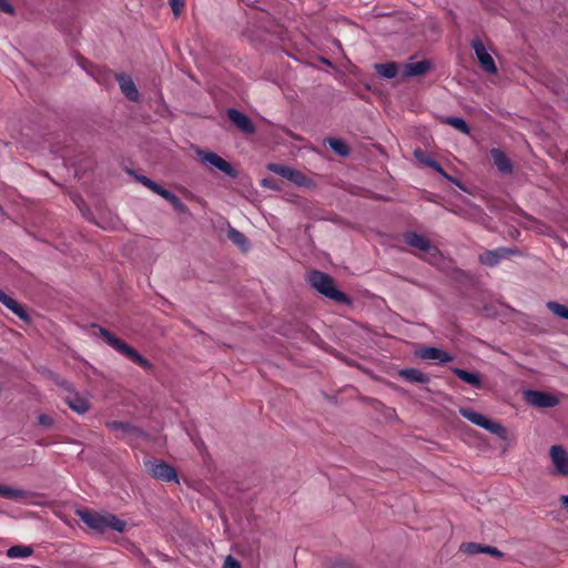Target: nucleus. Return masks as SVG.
<instances>
[{
	"label": "nucleus",
	"instance_id": "39448f33",
	"mask_svg": "<svg viewBox=\"0 0 568 568\" xmlns=\"http://www.w3.org/2000/svg\"><path fill=\"white\" fill-rule=\"evenodd\" d=\"M267 170L288 180L295 185L298 186H308L311 185V180L303 174L301 171L292 169L287 165L278 164V163H270L267 164Z\"/></svg>",
	"mask_w": 568,
	"mask_h": 568
},
{
	"label": "nucleus",
	"instance_id": "c9c22d12",
	"mask_svg": "<svg viewBox=\"0 0 568 568\" xmlns=\"http://www.w3.org/2000/svg\"><path fill=\"white\" fill-rule=\"evenodd\" d=\"M39 425L50 428L53 425V418L49 415L42 414L38 417Z\"/></svg>",
	"mask_w": 568,
	"mask_h": 568
},
{
	"label": "nucleus",
	"instance_id": "473e14b6",
	"mask_svg": "<svg viewBox=\"0 0 568 568\" xmlns=\"http://www.w3.org/2000/svg\"><path fill=\"white\" fill-rule=\"evenodd\" d=\"M483 547L484 546L476 544V542H467V544H463L460 546V550H463L467 554H470V555H475V554L483 552Z\"/></svg>",
	"mask_w": 568,
	"mask_h": 568
},
{
	"label": "nucleus",
	"instance_id": "ddd939ff",
	"mask_svg": "<svg viewBox=\"0 0 568 568\" xmlns=\"http://www.w3.org/2000/svg\"><path fill=\"white\" fill-rule=\"evenodd\" d=\"M227 118L242 132H244L246 134H253L255 132V126H254L253 122L251 121V119L246 114L240 112L239 110L229 109Z\"/></svg>",
	"mask_w": 568,
	"mask_h": 568
},
{
	"label": "nucleus",
	"instance_id": "e433bc0d",
	"mask_svg": "<svg viewBox=\"0 0 568 568\" xmlns=\"http://www.w3.org/2000/svg\"><path fill=\"white\" fill-rule=\"evenodd\" d=\"M483 552L484 554H489L494 557H497V558H500L504 556V554L501 551H499L496 547H491V546H484L483 547Z\"/></svg>",
	"mask_w": 568,
	"mask_h": 568
},
{
	"label": "nucleus",
	"instance_id": "f257e3e1",
	"mask_svg": "<svg viewBox=\"0 0 568 568\" xmlns=\"http://www.w3.org/2000/svg\"><path fill=\"white\" fill-rule=\"evenodd\" d=\"M307 282L318 293L325 297L338 303L349 305L351 298L342 291L335 287V283L332 276L321 271H311L307 274Z\"/></svg>",
	"mask_w": 568,
	"mask_h": 568
},
{
	"label": "nucleus",
	"instance_id": "72a5a7b5",
	"mask_svg": "<svg viewBox=\"0 0 568 568\" xmlns=\"http://www.w3.org/2000/svg\"><path fill=\"white\" fill-rule=\"evenodd\" d=\"M169 3L174 17H179L185 7V0H169Z\"/></svg>",
	"mask_w": 568,
	"mask_h": 568
},
{
	"label": "nucleus",
	"instance_id": "393cba45",
	"mask_svg": "<svg viewBox=\"0 0 568 568\" xmlns=\"http://www.w3.org/2000/svg\"><path fill=\"white\" fill-rule=\"evenodd\" d=\"M375 70L378 73V75L386 79H393L396 77L398 68L395 62H387L375 64Z\"/></svg>",
	"mask_w": 568,
	"mask_h": 568
},
{
	"label": "nucleus",
	"instance_id": "0eeeda50",
	"mask_svg": "<svg viewBox=\"0 0 568 568\" xmlns=\"http://www.w3.org/2000/svg\"><path fill=\"white\" fill-rule=\"evenodd\" d=\"M197 155L203 162L211 164L215 169L222 171L227 176L236 178L239 174L230 162L225 161L214 152L199 150Z\"/></svg>",
	"mask_w": 568,
	"mask_h": 568
},
{
	"label": "nucleus",
	"instance_id": "4c0bfd02",
	"mask_svg": "<svg viewBox=\"0 0 568 568\" xmlns=\"http://www.w3.org/2000/svg\"><path fill=\"white\" fill-rule=\"evenodd\" d=\"M222 568H241V565L235 558L227 556Z\"/></svg>",
	"mask_w": 568,
	"mask_h": 568
},
{
	"label": "nucleus",
	"instance_id": "79ce46f5",
	"mask_svg": "<svg viewBox=\"0 0 568 568\" xmlns=\"http://www.w3.org/2000/svg\"><path fill=\"white\" fill-rule=\"evenodd\" d=\"M57 384L59 386L63 387L64 389L69 390V392L72 390L71 384L68 381H65V379H59V381H57Z\"/></svg>",
	"mask_w": 568,
	"mask_h": 568
},
{
	"label": "nucleus",
	"instance_id": "a18cd8bd",
	"mask_svg": "<svg viewBox=\"0 0 568 568\" xmlns=\"http://www.w3.org/2000/svg\"><path fill=\"white\" fill-rule=\"evenodd\" d=\"M560 503H561V507L564 509H566V511L568 513V496L567 495L560 496Z\"/></svg>",
	"mask_w": 568,
	"mask_h": 568
},
{
	"label": "nucleus",
	"instance_id": "cd10ccee",
	"mask_svg": "<svg viewBox=\"0 0 568 568\" xmlns=\"http://www.w3.org/2000/svg\"><path fill=\"white\" fill-rule=\"evenodd\" d=\"M32 548L29 546H12L8 549L7 555L10 558H26L32 554Z\"/></svg>",
	"mask_w": 568,
	"mask_h": 568
},
{
	"label": "nucleus",
	"instance_id": "f03ea898",
	"mask_svg": "<svg viewBox=\"0 0 568 568\" xmlns=\"http://www.w3.org/2000/svg\"><path fill=\"white\" fill-rule=\"evenodd\" d=\"M77 516L91 529L97 530L99 532H104L108 529L115 530L118 532H123L126 527V523L115 515L106 514L101 515L88 509H79L77 510Z\"/></svg>",
	"mask_w": 568,
	"mask_h": 568
},
{
	"label": "nucleus",
	"instance_id": "f704fd0d",
	"mask_svg": "<svg viewBox=\"0 0 568 568\" xmlns=\"http://www.w3.org/2000/svg\"><path fill=\"white\" fill-rule=\"evenodd\" d=\"M414 156L422 163L426 165V162H429V160H433L425 151L420 149H416L414 151Z\"/></svg>",
	"mask_w": 568,
	"mask_h": 568
},
{
	"label": "nucleus",
	"instance_id": "37998d69",
	"mask_svg": "<svg viewBox=\"0 0 568 568\" xmlns=\"http://www.w3.org/2000/svg\"><path fill=\"white\" fill-rule=\"evenodd\" d=\"M333 567L334 568H351V564H348L345 560H338L335 562V565Z\"/></svg>",
	"mask_w": 568,
	"mask_h": 568
},
{
	"label": "nucleus",
	"instance_id": "ea45409f",
	"mask_svg": "<svg viewBox=\"0 0 568 568\" xmlns=\"http://www.w3.org/2000/svg\"><path fill=\"white\" fill-rule=\"evenodd\" d=\"M156 194H159L160 196H162L166 201H169L171 197H173V193L170 192L169 190L164 189L163 186H161L159 189V192H156Z\"/></svg>",
	"mask_w": 568,
	"mask_h": 568
},
{
	"label": "nucleus",
	"instance_id": "2eb2a0df",
	"mask_svg": "<svg viewBox=\"0 0 568 568\" xmlns=\"http://www.w3.org/2000/svg\"><path fill=\"white\" fill-rule=\"evenodd\" d=\"M417 356L422 359L438 361L440 363H448L453 361V356L437 347L424 346L417 352Z\"/></svg>",
	"mask_w": 568,
	"mask_h": 568
},
{
	"label": "nucleus",
	"instance_id": "423d86ee",
	"mask_svg": "<svg viewBox=\"0 0 568 568\" xmlns=\"http://www.w3.org/2000/svg\"><path fill=\"white\" fill-rule=\"evenodd\" d=\"M146 471L155 479L179 481L176 470L165 462H146Z\"/></svg>",
	"mask_w": 568,
	"mask_h": 568
},
{
	"label": "nucleus",
	"instance_id": "c756f323",
	"mask_svg": "<svg viewBox=\"0 0 568 568\" xmlns=\"http://www.w3.org/2000/svg\"><path fill=\"white\" fill-rule=\"evenodd\" d=\"M445 122L463 133L468 134L470 132L468 124L462 118L449 116Z\"/></svg>",
	"mask_w": 568,
	"mask_h": 568
},
{
	"label": "nucleus",
	"instance_id": "b1692460",
	"mask_svg": "<svg viewBox=\"0 0 568 568\" xmlns=\"http://www.w3.org/2000/svg\"><path fill=\"white\" fill-rule=\"evenodd\" d=\"M227 237L232 243L237 245L243 251H246L250 246L246 236L242 232L237 231L232 226H230L227 230Z\"/></svg>",
	"mask_w": 568,
	"mask_h": 568
},
{
	"label": "nucleus",
	"instance_id": "9b49d317",
	"mask_svg": "<svg viewBox=\"0 0 568 568\" xmlns=\"http://www.w3.org/2000/svg\"><path fill=\"white\" fill-rule=\"evenodd\" d=\"M550 458L558 474L568 476V453L560 445L550 447Z\"/></svg>",
	"mask_w": 568,
	"mask_h": 568
},
{
	"label": "nucleus",
	"instance_id": "f8f14e48",
	"mask_svg": "<svg viewBox=\"0 0 568 568\" xmlns=\"http://www.w3.org/2000/svg\"><path fill=\"white\" fill-rule=\"evenodd\" d=\"M114 78L120 85L121 92L125 95L128 100L133 102L139 101V91L130 75H126L124 73H114Z\"/></svg>",
	"mask_w": 568,
	"mask_h": 568
},
{
	"label": "nucleus",
	"instance_id": "aec40b11",
	"mask_svg": "<svg viewBox=\"0 0 568 568\" xmlns=\"http://www.w3.org/2000/svg\"><path fill=\"white\" fill-rule=\"evenodd\" d=\"M405 243L423 252H428L432 248L429 240L415 232H408L405 234Z\"/></svg>",
	"mask_w": 568,
	"mask_h": 568
},
{
	"label": "nucleus",
	"instance_id": "5701e85b",
	"mask_svg": "<svg viewBox=\"0 0 568 568\" xmlns=\"http://www.w3.org/2000/svg\"><path fill=\"white\" fill-rule=\"evenodd\" d=\"M453 373L463 382L476 387H481L480 376L478 373H471L462 368H453Z\"/></svg>",
	"mask_w": 568,
	"mask_h": 568
},
{
	"label": "nucleus",
	"instance_id": "4be33fe9",
	"mask_svg": "<svg viewBox=\"0 0 568 568\" xmlns=\"http://www.w3.org/2000/svg\"><path fill=\"white\" fill-rule=\"evenodd\" d=\"M68 406L78 414H84L89 410V403L87 399L80 397L77 393L65 397Z\"/></svg>",
	"mask_w": 568,
	"mask_h": 568
},
{
	"label": "nucleus",
	"instance_id": "6ab92c4d",
	"mask_svg": "<svg viewBox=\"0 0 568 568\" xmlns=\"http://www.w3.org/2000/svg\"><path fill=\"white\" fill-rule=\"evenodd\" d=\"M432 63L428 60H422L417 62H410L405 64L404 74L405 77H417L424 75L430 70Z\"/></svg>",
	"mask_w": 568,
	"mask_h": 568
},
{
	"label": "nucleus",
	"instance_id": "de8ad7c7",
	"mask_svg": "<svg viewBox=\"0 0 568 568\" xmlns=\"http://www.w3.org/2000/svg\"><path fill=\"white\" fill-rule=\"evenodd\" d=\"M542 227H545V225L544 224H539V227L537 229L539 233H545Z\"/></svg>",
	"mask_w": 568,
	"mask_h": 568
},
{
	"label": "nucleus",
	"instance_id": "a19ab883",
	"mask_svg": "<svg viewBox=\"0 0 568 568\" xmlns=\"http://www.w3.org/2000/svg\"><path fill=\"white\" fill-rule=\"evenodd\" d=\"M262 185L267 186L270 189H274V190L277 189L276 183L273 179H264L262 181Z\"/></svg>",
	"mask_w": 568,
	"mask_h": 568
},
{
	"label": "nucleus",
	"instance_id": "dca6fc26",
	"mask_svg": "<svg viewBox=\"0 0 568 568\" xmlns=\"http://www.w3.org/2000/svg\"><path fill=\"white\" fill-rule=\"evenodd\" d=\"M0 303L7 306L12 313H14L20 320L29 323L30 316L24 307L12 297L8 296L0 290Z\"/></svg>",
	"mask_w": 568,
	"mask_h": 568
},
{
	"label": "nucleus",
	"instance_id": "9d476101",
	"mask_svg": "<svg viewBox=\"0 0 568 568\" xmlns=\"http://www.w3.org/2000/svg\"><path fill=\"white\" fill-rule=\"evenodd\" d=\"M525 399L530 405L540 408L555 407L559 403L556 396L540 390H527Z\"/></svg>",
	"mask_w": 568,
	"mask_h": 568
},
{
	"label": "nucleus",
	"instance_id": "6e6552de",
	"mask_svg": "<svg viewBox=\"0 0 568 568\" xmlns=\"http://www.w3.org/2000/svg\"><path fill=\"white\" fill-rule=\"evenodd\" d=\"M471 48L475 51V54L481 69L489 74L497 73V67L495 64V61L493 57L487 52L481 40L478 38L474 39L471 41Z\"/></svg>",
	"mask_w": 568,
	"mask_h": 568
},
{
	"label": "nucleus",
	"instance_id": "7c9ffc66",
	"mask_svg": "<svg viewBox=\"0 0 568 568\" xmlns=\"http://www.w3.org/2000/svg\"><path fill=\"white\" fill-rule=\"evenodd\" d=\"M426 165L432 168L434 171H436L437 173H439L442 176H444L446 180L455 183V184H458L457 181L455 179H453L450 175H448L444 169L442 168V165L435 161V160H429V162H426Z\"/></svg>",
	"mask_w": 568,
	"mask_h": 568
},
{
	"label": "nucleus",
	"instance_id": "20e7f679",
	"mask_svg": "<svg viewBox=\"0 0 568 568\" xmlns=\"http://www.w3.org/2000/svg\"><path fill=\"white\" fill-rule=\"evenodd\" d=\"M458 412L464 418L468 419L473 424L486 429L501 439H507L508 432L500 423L467 407H460Z\"/></svg>",
	"mask_w": 568,
	"mask_h": 568
},
{
	"label": "nucleus",
	"instance_id": "a211bd4d",
	"mask_svg": "<svg viewBox=\"0 0 568 568\" xmlns=\"http://www.w3.org/2000/svg\"><path fill=\"white\" fill-rule=\"evenodd\" d=\"M490 155L494 164L503 174H510L513 172V164L508 156L500 149H491Z\"/></svg>",
	"mask_w": 568,
	"mask_h": 568
},
{
	"label": "nucleus",
	"instance_id": "f3484780",
	"mask_svg": "<svg viewBox=\"0 0 568 568\" xmlns=\"http://www.w3.org/2000/svg\"><path fill=\"white\" fill-rule=\"evenodd\" d=\"M0 303L7 306L12 313H14L20 320L29 323L30 316L24 307L12 297L8 296L0 290Z\"/></svg>",
	"mask_w": 568,
	"mask_h": 568
},
{
	"label": "nucleus",
	"instance_id": "1a4fd4ad",
	"mask_svg": "<svg viewBox=\"0 0 568 568\" xmlns=\"http://www.w3.org/2000/svg\"><path fill=\"white\" fill-rule=\"evenodd\" d=\"M106 427L113 432L119 439H124L126 437L138 438L144 434L139 427L125 422H108Z\"/></svg>",
	"mask_w": 568,
	"mask_h": 568
},
{
	"label": "nucleus",
	"instance_id": "2f4dec72",
	"mask_svg": "<svg viewBox=\"0 0 568 568\" xmlns=\"http://www.w3.org/2000/svg\"><path fill=\"white\" fill-rule=\"evenodd\" d=\"M168 202H170L173 209L179 213L185 214L189 212L187 206L175 194H173V197H171Z\"/></svg>",
	"mask_w": 568,
	"mask_h": 568
},
{
	"label": "nucleus",
	"instance_id": "7ed1b4c3",
	"mask_svg": "<svg viewBox=\"0 0 568 568\" xmlns=\"http://www.w3.org/2000/svg\"><path fill=\"white\" fill-rule=\"evenodd\" d=\"M93 327L99 329V334L104 339V342L118 353L124 355L130 361L140 365L146 371L153 369V364L141 354H139L138 351L126 344L123 339L116 337L114 334L99 325H93Z\"/></svg>",
	"mask_w": 568,
	"mask_h": 568
},
{
	"label": "nucleus",
	"instance_id": "c85d7f7f",
	"mask_svg": "<svg viewBox=\"0 0 568 568\" xmlns=\"http://www.w3.org/2000/svg\"><path fill=\"white\" fill-rule=\"evenodd\" d=\"M547 308L560 318L568 320V308L555 301H549L546 304Z\"/></svg>",
	"mask_w": 568,
	"mask_h": 568
},
{
	"label": "nucleus",
	"instance_id": "412c9836",
	"mask_svg": "<svg viewBox=\"0 0 568 568\" xmlns=\"http://www.w3.org/2000/svg\"><path fill=\"white\" fill-rule=\"evenodd\" d=\"M398 375L412 384H427L429 382V376L416 368L402 369Z\"/></svg>",
	"mask_w": 568,
	"mask_h": 568
},
{
	"label": "nucleus",
	"instance_id": "58836bf2",
	"mask_svg": "<svg viewBox=\"0 0 568 568\" xmlns=\"http://www.w3.org/2000/svg\"><path fill=\"white\" fill-rule=\"evenodd\" d=\"M0 11L12 14L14 12V9L12 4H10L7 0H0Z\"/></svg>",
	"mask_w": 568,
	"mask_h": 568
},
{
	"label": "nucleus",
	"instance_id": "4468645a",
	"mask_svg": "<svg viewBox=\"0 0 568 568\" xmlns=\"http://www.w3.org/2000/svg\"><path fill=\"white\" fill-rule=\"evenodd\" d=\"M515 253L511 248H498L494 251H486L479 255V261L484 265L495 266L499 263L500 260L506 258Z\"/></svg>",
	"mask_w": 568,
	"mask_h": 568
},
{
	"label": "nucleus",
	"instance_id": "49530a36",
	"mask_svg": "<svg viewBox=\"0 0 568 568\" xmlns=\"http://www.w3.org/2000/svg\"><path fill=\"white\" fill-rule=\"evenodd\" d=\"M138 180H139L143 185H145V186H148V183H151V181H152L151 179H149V178H146V176H144V175L139 176V178H138Z\"/></svg>",
	"mask_w": 568,
	"mask_h": 568
},
{
	"label": "nucleus",
	"instance_id": "a878e982",
	"mask_svg": "<svg viewBox=\"0 0 568 568\" xmlns=\"http://www.w3.org/2000/svg\"><path fill=\"white\" fill-rule=\"evenodd\" d=\"M329 148L341 156H347L349 154L348 145L341 139L329 138L327 140Z\"/></svg>",
	"mask_w": 568,
	"mask_h": 568
},
{
	"label": "nucleus",
	"instance_id": "bb28decb",
	"mask_svg": "<svg viewBox=\"0 0 568 568\" xmlns=\"http://www.w3.org/2000/svg\"><path fill=\"white\" fill-rule=\"evenodd\" d=\"M0 496L9 499H20L27 496V491L0 484Z\"/></svg>",
	"mask_w": 568,
	"mask_h": 568
},
{
	"label": "nucleus",
	"instance_id": "c03bdc74",
	"mask_svg": "<svg viewBox=\"0 0 568 568\" xmlns=\"http://www.w3.org/2000/svg\"><path fill=\"white\" fill-rule=\"evenodd\" d=\"M151 191H153L154 193L159 192V189L161 187L160 184H158L156 182L154 181H151V183H148V186Z\"/></svg>",
	"mask_w": 568,
	"mask_h": 568
}]
</instances>
